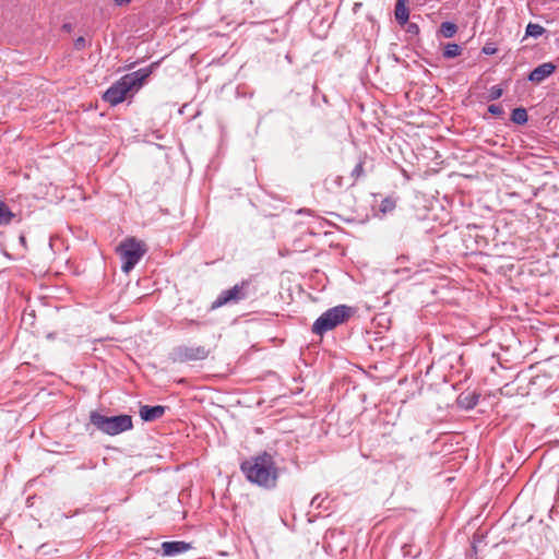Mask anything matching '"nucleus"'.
<instances>
[{
  "label": "nucleus",
  "instance_id": "f257e3e1",
  "mask_svg": "<svg viewBox=\"0 0 559 559\" xmlns=\"http://www.w3.org/2000/svg\"><path fill=\"white\" fill-rule=\"evenodd\" d=\"M240 469L251 484L265 489L276 486L278 469L274 457L267 452L245 460L240 464Z\"/></svg>",
  "mask_w": 559,
  "mask_h": 559
},
{
  "label": "nucleus",
  "instance_id": "f03ea898",
  "mask_svg": "<svg viewBox=\"0 0 559 559\" xmlns=\"http://www.w3.org/2000/svg\"><path fill=\"white\" fill-rule=\"evenodd\" d=\"M151 69L143 68L123 75L119 81L114 83L103 96V99L112 106L122 103L127 94L135 86H141L142 83L150 76Z\"/></svg>",
  "mask_w": 559,
  "mask_h": 559
},
{
  "label": "nucleus",
  "instance_id": "7ed1b4c3",
  "mask_svg": "<svg viewBox=\"0 0 559 559\" xmlns=\"http://www.w3.org/2000/svg\"><path fill=\"white\" fill-rule=\"evenodd\" d=\"M90 421L102 432L116 436L132 428V417L129 415L105 416L97 412H92Z\"/></svg>",
  "mask_w": 559,
  "mask_h": 559
},
{
  "label": "nucleus",
  "instance_id": "20e7f679",
  "mask_svg": "<svg viewBox=\"0 0 559 559\" xmlns=\"http://www.w3.org/2000/svg\"><path fill=\"white\" fill-rule=\"evenodd\" d=\"M350 317V308L345 305L333 307L323 312L313 323L312 332L322 336L324 333L344 323Z\"/></svg>",
  "mask_w": 559,
  "mask_h": 559
},
{
  "label": "nucleus",
  "instance_id": "39448f33",
  "mask_svg": "<svg viewBox=\"0 0 559 559\" xmlns=\"http://www.w3.org/2000/svg\"><path fill=\"white\" fill-rule=\"evenodd\" d=\"M117 252L120 254L122 265L121 270L129 273L146 253L145 243L139 241L134 237L124 239L117 247Z\"/></svg>",
  "mask_w": 559,
  "mask_h": 559
},
{
  "label": "nucleus",
  "instance_id": "423d86ee",
  "mask_svg": "<svg viewBox=\"0 0 559 559\" xmlns=\"http://www.w3.org/2000/svg\"><path fill=\"white\" fill-rule=\"evenodd\" d=\"M250 281L243 280L231 288L221 292L217 298L213 301L211 309H217L228 304H238L239 301L245 300L250 295Z\"/></svg>",
  "mask_w": 559,
  "mask_h": 559
},
{
  "label": "nucleus",
  "instance_id": "0eeeda50",
  "mask_svg": "<svg viewBox=\"0 0 559 559\" xmlns=\"http://www.w3.org/2000/svg\"><path fill=\"white\" fill-rule=\"evenodd\" d=\"M210 349L205 346L178 345L169 353V359L175 364L204 360L209 357Z\"/></svg>",
  "mask_w": 559,
  "mask_h": 559
},
{
  "label": "nucleus",
  "instance_id": "6e6552de",
  "mask_svg": "<svg viewBox=\"0 0 559 559\" xmlns=\"http://www.w3.org/2000/svg\"><path fill=\"white\" fill-rule=\"evenodd\" d=\"M556 71V66L551 62H545L536 67L528 75V80L539 84Z\"/></svg>",
  "mask_w": 559,
  "mask_h": 559
},
{
  "label": "nucleus",
  "instance_id": "1a4fd4ad",
  "mask_svg": "<svg viewBox=\"0 0 559 559\" xmlns=\"http://www.w3.org/2000/svg\"><path fill=\"white\" fill-rule=\"evenodd\" d=\"M191 549V545L186 542L176 540V542H164L162 544V550L164 556H176L179 554H183Z\"/></svg>",
  "mask_w": 559,
  "mask_h": 559
},
{
  "label": "nucleus",
  "instance_id": "9d476101",
  "mask_svg": "<svg viewBox=\"0 0 559 559\" xmlns=\"http://www.w3.org/2000/svg\"><path fill=\"white\" fill-rule=\"evenodd\" d=\"M166 407L162 405H144L140 408V417L144 421H153L159 419L165 414Z\"/></svg>",
  "mask_w": 559,
  "mask_h": 559
},
{
  "label": "nucleus",
  "instance_id": "9b49d317",
  "mask_svg": "<svg viewBox=\"0 0 559 559\" xmlns=\"http://www.w3.org/2000/svg\"><path fill=\"white\" fill-rule=\"evenodd\" d=\"M408 0H396L394 15L399 24L404 25L408 22L409 10L407 8Z\"/></svg>",
  "mask_w": 559,
  "mask_h": 559
},
{
  "label": "nucleus",
  "instance_id": "f8f14e48",
  "mask_svg": "<svg viewBox=\"0 0 559 559\" xmlns=\"http://www.w3.org/2000/svg\"><path fill=\"white\" fill-rule=\"evenodd\" d=\"M324 187L329 192L336 193L344 188V178L340 175H330L324 179Z\"/></svg>",
  "mask_w": 559,
  "mask_h": 559
},
{
  "label": "nucleus",
  "instance_id": "ddd939ff",
  "mask_svg": "<svg viewBox=\"0 0 559 559\" xmlns=\"http://www.w3.org/2000/svg\"><path fill=\"white\" fill-rule=\"evenodd\" d=\"M13 217L14 214L10 207L3 201H0V226L9 225Z\"/></svg>",
  "mask_w": 559,
  "mask_h": 559
},
{
  "label": "nucleus",
  "instance_id": "4468645a",
  "mask_svg": "<svg viewBox=\"0 0 559 559\" xmlns=\"http://www.w3.org/2000/svg\"><path fill=\"white\" fill-rule=\"evenodd\" d=\"M527 111L525 108H515L512 110L511 120L516 124H524L527 122Z\"/></svg>",
  "mask_w": 559,
  "mask_h": 559
},
{
  "label": "nucleus",
  "instance_id": "2eb2a0df",
  "mask_svg": "<svg viewBox=\"0 0 559 559\" xmlns=\"http://www.w3.org/2000/svg\"><path fill=\"white\" fill-rule=\"evenodd\" d=\"M462 53V48L455 43H449L445 45L443 49V57L447 59H452Z\"/></svg>",
  "mask_w": 559,
  "mask_h": 559
},
{
  "label": "nucleus",
  "instance_id": "dca6fc26",
  "mask_svg": "<svg viewBox=\"0 0 559 559\" xmlns=\"http://www.w3.org/2000/svg\"><path fill=\"white\" fill-rule=\"evenodd\" d=\"M459 402L466 408H473L478 403V395H476L475 393H469L466 395L461 394L459 397Z\"/></svg>",
  "mask_w": 559,
  "mask_h": 559
},
{
  "label": "nucleus",
  "instance_id": "f3484780",
  "mask_svg": "<svg viewBox=\"0 0 559 559\" xmlns=\"http://www.w3.org/2000/svg\"><path fill=\"white\" fill-rule=\"evenodd\" d=\"M364 165H365V159L364 158H359L358 163L356 164V166L354 167V169L350 173V178H352V182L349 185L350 187L354 186L356 183V181L360 177L364 176V174H365Z\"/></svg>",
  "mask_w": 559,
  "mask_h": 559
},
{
  "label": "nucleus",
  "instance_id": "a211bd4d",
  "mask_svg": "<svg viewBox=\"0 0 559 559\" xmlns=\"http://www.w3.org/2000/svg\"><path fill=\"white\" fill-rule=\"evenodd\" d=\"M457 26L452 22H443L440 25V33L445 38H451L455 35Z\"/></svg>",
  "mask_w": 559,
  "mask_h": 559
},
{
  "label": "nucleus",
  "instance_id": "6ab92c4d",
  "mask_svg": "<svg viewBox=\"0 0 559 559\" xmlns=\"http://www.w3.org/2000/svg\"><path fill=\"white\" fill-rule=\"evenodd\" d=\"M544 32H545V28L542 25L535 24V23H528V25L526 26L525 35L530 36V37L537 38V37L542 36L544 34Z\"/></svg>",
  "mask_w": 559,
  "mask_h": 559
},
{
  "label": "nucleus",
  "instance_id": "aec40b11",
  "mask_svg": "<svg viewBox=\"0 0 559 559\" xmlns=\"http://www.w3.org/2000/svg\"><path fill=\"white\" fill-rule=\"evenodd\" d=\"M396 206V200L392 197H388L382 200L380 204V211L385 214L392 212Z\"/></svg>",
  "mask_w": 559,
  "mask_h": 559
},
{
  "label": "nucleus",
  "instance_id": "412c9836",
  "mask_svg": "<svg viewBox=\"0 0 559 559\" xmlns=\"http://www.w3.org/2000/svg\"><path fill=\"white\" fill-rule=\"evenodd\" d=\"M502 93H503V91L500 86H498V85L491 86L489 90L488 98L490 100H496L502 96Z\"/></svg>",
  "mask_w": 559,
  "mask_h": 559
},
{
  "label": "nucleus",
  "instance_id": "4be33fe9",
  "mask_svg": "<svg viewBox=\"0 0 559 559\" xmlns=\"http://www.w3.org/2000/svg\"><path fill=\"white\" fill-rule=\"evenodd\" d=\"M488 111L491 115L497 116V117H501L504 114L503 108L500 105H496V104L489 105Z\"/></svg>",
  "mask_w": 559,
  "mask_h": 559
},
{
  "label": "nucleus",
  "instance_id": "5701e85b",
  "mask_svg": "<svg viewBox=\"0 0 559 559\" xmlns=\"http://www.w3.org/2000/svg\"><path fill=\"white\" fill-rule=\"evenodd\" d=\"M86 46H87V41H86V39H85L83 36H80V37H78V38L74 40V48H75L76 50H82V49H84Z\"/></svg>",
  "mask_w": 559,
  "mask_h": 559
},
{
  "label": "nucleus",
  "instance_id": "b1692460",
  "mask_svg": "<svg viewBox=\"0 0 559 559\" xmlns=\"http://www.w3.org/2000/svg\"><path fill=\"white\" fill-rule=\"evenodd\" d=\"M324 500V498L321 497L320 493L316 495L311 500V506L319 508L321 506V502Z\"/></svg>",
  "mask_w": 559,
  "mask_h": 559
},
{
  "label": "nucleus",
  "instance_id": "393cba45",
  "mask_svg": "<svg viewBox=\"0 0 559 559\" xmlns=\"http://www.w3.org/2000/svg\"><path fill=\"white\" fill-rule=\"evenodd\" d=\"M407 33H409V34H418L419 33L418 25L415 24V23H409L408 26H407Z\"/></svg>",
  "mask_w": 559,
  "mask_h": 559
},
{
  "label": "nucleus",
  "instance_id": "a878e982",
  "mask_svg": "<svg viewBox=\"0 0 559 559\" xmlns=\"http://www.w3.org/2000/svg\"><path fill=\"white\" fill-rule=\"evenodd\" d=\"M496 51H497V49H496V48H493V47H490V46H485V47L483 48V52H484L485 55H493Z\"/></svg>",
  "mask_w": 559,
  "mask_h": 559
},
{
  "label": "nucleus",
  "instance_id": "bb28decb",
  "mask_svg": "<svg viewBox=\"0 0 559 559\" xmlns=\"http://www.w3.org/2000/svg\"><path fill=\"white\" fill-rule=\"evenodd\" d=\"M131 0H114L117 5H123L129 3Z\"/></svg>",
  "mask_w": 559,
  "mask_h": 559
},
{
  "label": "nucleus",
  "instance_id": "cd10ccee",
  "mask_svg": "<svg viewBox=\"0 0 559 559\" xmlns=\"http://www.w3.org/2000/svg\"><path fill=\"white\" fill-rule=\"evenodd\" d=\"M63 28H64L66 31L70 32V31H71V25H70V24H64V25H63Z\"/></svg>",
  "mask_w": 559,
  "mask_h": 559
}]
</instances>
